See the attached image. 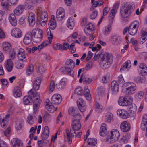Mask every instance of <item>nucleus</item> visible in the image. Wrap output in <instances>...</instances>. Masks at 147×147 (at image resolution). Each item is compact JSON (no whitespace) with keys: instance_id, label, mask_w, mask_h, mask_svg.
Instances as JSON below:
<instances>
[{"instance_id":"f257e3e1","label":"nucleus","mask_w":147,"mask_h":147,"mask_svg":"<svg viewBox=\"0 0 147 147\" xmlns=\"http://www.w3.org/2000/svg\"><path fill=\"white\" fill-rule=\"evenodd\" d=\"M135 8L134 4L129 2L125 3L121 8L120 12L121 16L123 18H128L134 11Z\"/></svg>"},{"instance_id":"f03ea898","label":"nucleus","mask_w":147,"mask_h":147,"mask_svg":"<svg viewBox=\"0 0 147 147\" xmlns=\"http://www.w3.org/2000/svg\"><path fill=\"white\" fill-rule=\"evenodd\" d=\"M75 66V62L72 60L68 59L65 62V66L61 68L59 71L61 72L64 71L67 74L73 77L74 75L73 69Z\"/></svg>"},{"instance_id":"7ed1b4c3","label":"nucleus","mask_w":147,"mask_h":147,"mask_svg":"<svg viewBox=\"0 0 147 147\" xmlns=\"http://www.w3.org/2000/svg\"><path fill=\"white\" fill-rule=\"evenodd\" d=\"M101 64L104 69L108 68L112 63L113 57L111 54L106 53L100 55Z\"/></svg>"},{"instance_id":"20e7f679","label":"nucleus","mask_w":147,"mask_h":147,"mask_svg":"<svg viewBox=\"0 0 147 147\" xmlns=\"http://www.w3.org/2000/svg\"><path fill=\"white\" fill-rule=\"evenodd\" d=\"M81 128L80 124H78L74 126L71 125V128L70 129V132L68 129H66V131L67 136V141L69 144H71L72 142V139L71 136L74 138H76L77 136L76 131H79Z\"/></svg>"},{"instance_id":"39448f33","label":"nucleus","mask_w":147,"mask_h":147,"mask_svg":"<svg viewBox=\"0 0 147 147\" xmlns=\"http://www.w3.org/2000/svg\"><path fill=\"white\" fill-rule=\"evenodd\" d=\"M123 86L127 87L124 90V92L126 94L131 95L136 92L137 88L136 84L133 82H127L124 83Z\"/></svg>"},{"instance_id":"423d86ee","label":"nucleus","mask_w":147,"mask_h":147,"mask_svg":"<svg viewBox=\"0 0 147 147\" xmlns=\"http://www.w3.org/2000/svg\"><path fill=\"white\" fill-rule=\"evenodd\" d=\"M38 19H40V23L42 26H44L47 20L48 15L47 12L42 10L41 8H38L37 10Z\"/></svg>"},{"instance_id":"0eeeda50","label":"nucleus","mask_w":147,"mask_h":147,"mask_svg":"<svg viewBox=\"0 0 147 147\" xmlns=\"http://www.w3.org/2000/svg\"><path fill=\"white\" fill-rule=\"evenodd\" d=\"M139 22L136 21L132 23L128 28V32L131 35H135L137 33L139 27Z\"/></svg>"},{"instance_id":"6e6552de","label":"nucleus","mask_w":147,"mask_h":147,"mask_svg":"<svg viewBox=\"0 0 147 147\" xmlns=\"http://www.w3.org/2000/svg\"><path fill=\"white\" fill-rule=\"evenodd\" d=\"M111 136L109 138L107 139V141L110 140L111 143L115 142L117 140L120 136V134L119 132L115 129H113L111 132Z\"/></svg>"},{"instance_id":"1a4fd4ad","label":"nucleus","mask_w":147,"mask_h":147,"mask_svg":"<svg viewBox=\"0 0 147 147\" xmlns=\"http://www.w3.org/2000/svg\"><path fill=\"white\" fill-rule=\"evenodd\" d=\"M130 100H129L127 97L123 96L120 97L118 100L119 105L122 106H127L130 105L131 103L132 98L130 97Z\"/></svg>"},{"instance_id":"9d476101","label":"nucleus","mask_w":147,"mask_h":147,"mask_svg":"<svg viewBox=\"0 0 147 147\" xmlns=\"http://www.w3.org/2000/svg\"><path fill=\"white\" fill-rule=\"evenodd\" d=\"M119 88V85L117 82L113 81L111 82L110 88L111 92L113 94H117L118 92Z\"/></svg>"},{"instance_id":"9b49d317","label":"nucleus","mask_w":147,"mask_h":147,"mask_svg":"<svg viewBox=\"0 0 147 147\" xmlns=\"http://www.w3.org/2000/svg\"><path fill=\"white\" fill-rule=\"evenodd\" d=\"M62 100V98L60 95L57 94H54L51 99L52 103L56 105L59 104Z\"/></svg>"},{"instance_id":"f8f14e48","label":"nucleus","mask_w":147,"mask_h":147,"mask_svg":"<svg viewBox=\"0 0 147 147\" xmlns=\"http://www.w3.org/2000/svg\"><path fill=\"white\" fill-rule=\"evenodd\" d=\"M40 98H36L34 100L33 103V113L36 114L38 113L40 106Z\"/></svg>"},{"instance_id":"ddd939ff","label":"nucleus","mask_w":147,"mask_h":147,"mask_svg":"<svg viewBox=\"0 0 147 147\" xmlns=\"http://www.w3.org/2000/svg\"><path fill=\"white\" fill-rule=\"evenodd\" d=\"M11 34L12 36L16 38H20L22 35L21 30L17 28H14L12 30Z\"/></svg>"},{"instance_id":"4468645a","label":"nucleus","mask_w":147,"mask_h":147,"mask_svg":"<svg viewBox=\"0 0 147 147\" xmlns=\"http://www.w3.org/2000/svg\"><path fill=\"white\" fill-rule=\"evenodd\" d=\"M120 128L121 131L123 132H128L130 129V125L127 121H123L121 124Z\"/></svg>"},{"instance_id":"2eb2a0df","label":"nucleus","mask_w":147,"mask_h":147,"mask_svg":"<svg viewBox=\"0 0 147 147\" xmlns=\"http://www.w3.org/2000/svg\"><path fill=\"white\" fill-rule=\"evenodd\" d=\"M5 67L8 72H11L13 67V62L11 59H7L5 63Z\"/></svg>"},{"instance_id":"dca6fc26","label":"nucleus","mask_w":147,"mask_h":147,"mask_svg":"<svg viewBox=\"0 0 147 147\" xmlns=\"http://www.w3.org/2000/svg\"><path fill=\"white\" fill-rule=\"evenodd\" d=\"M13 94L16 98L20 97L22 95V92L19 86H15L12 91Z\"/></svg>"},{"instance_id":"f3484780","label":"nucleus","mask_w":147,"mask_h":147,"mask_svg":"<svg viewBox=\"0 0 147 147\" xmlns=\"http://www.w3.org/2000/svg\"><path fill=\"white\" fill-rule=\"evenodd\" d=\"M110 40L113 45H118L121 43V38L117 35H113L111 36Z\"/></svg>"},{"instance_id":"a211bd4d","label":"nucleus","mask_w":147,"mask_h":147,"mask_svg":"<svg viewBox=\"0 0 147 147\" xmlns=\"http://www.w3.org/2000/svg\"><path fill=\"white\" fill-rule=\"evenodd\" d=\"M117 113L123 119H127L129 116V113L124 109L118 110L117 111Z\"/></svg>"},{"instance_id":"6ab92c4d","label":"nucleus","mask_w":147,"mask_h":147,"mask_svg":"<svg viewBox=\"0 0 147 147\" xmlns=\"http://www.w3.org/2000/svg\"><path fill=\"white\" fill-rule=\"evenodd\" d=\"M139 67L141 69V75L145 76L147 75V66L144 63H142L139 65Z\"/></svg>"},{"instance_id":"aec40b11","label":"nucleus","mask_w":147,"mask_h":147,"mask_svg":"<svg viewBox=\"0 0 147 147\" xmlns=\"http://www.w3.org/2000/svg\"><path fill=\"white\" fill-rule=\"evenodd\" d=\"M69 114L73 116L76 117L78 116L79 118H81V115L79 113L76 111V108L71 107L68 109Z\"/></svg>"},{"instance_id":"412c9836","label":"nucleus","mask_w":147,"mask_h":147,"mask_svg":"<svg viewBox=\"0 0 147 147\" xmlns=\"http://www.w3.org/2000/svg\"><path fill=\"white\" fill-rule=\"evenodd\" d=\"M13 147H22V142L19 139L14 138L11 141Z\"/></svg>"},{"instance_id":"4be33fe9","label":"nucleus","mask_w":147,"mask_h":147,"mask_svg":"<svg viewBox=\"0 0 147 147\" xmlns=\"http://www.w3.org/2000/svg\"><path fill=\"white\" fill-rule=\"evenodd\" d=\"M49 127L47 126H45L43 132H42L41 138L42 140H46L48 138L49 135Z\"/></svg>"},{"instance_id":"5701e85b","label":"nucleus","mask_w":147,"mask_h":147,"mask_svg":"<svg viewBox=\"0 0 147 147\" xmlns=\"http://www.w3.org/2000/svg\"><path fill=\"white\" fill-rule=\"evenodd\" d=\"M30 32H28L26 34L24 38L23 41L25 44H29L30 43L33 38L31 37Z\"/></svg>"},{"instance_id":"b1692460","label":"nucleus","mask_w":147,"mask_h":147,"mask_svg":"<svg viewBox=\"0 0 147 147\" xmlns=\"http://www.w3.org/2000/svg\"><path fill=\"white\" fill-rule=\"evenodd\" d=\"M9 20L11 24L13 26L17 25V20L15 15L13 13L10 14L9 17Z\"/></svg>"},{"instance_id":"393cba45","label":"nucleus","mask_w":147,"mask_h":147,"mask_svg":"<svg viewBox=\"0 0 147 147\" xmlns=\"http://www.w3.org/2000/svg\"><path fill=\"white\" fill-rule=\"evenodd\" d=\"M28 21L30 25L33 26L34 25L36 20L35 18V15L33 13H30L28 16Z\"/></svg>"},{"instance_id":"a878e982","label":"nucleus","mask_w":147,"mask_h":147,"mask_svg":"<svg viewBox=\"0 0 147 147\" xmlns=\"http://www.w3.org/2000/svg\"><path fill=\"white\" fill-rule=\"evenodd\" d=\"M84 94L86 99L88 100H90L91 99V97L89 90L88 88V86H85L84 87Z\"/></svg>"},{"instance_id":"bb28decb","label":"nucleus","mask_w":147,"mask_h":147,"mask_svg":"<svg viewBox=\"0 0 147 147\" xmlns=\"http://www.w3.org/2000/svg\"><path fill=\"white\" fill-rule=\"evenodd\" d=\"M107 125L105 123H102L100 129V135L101 136H105L107 134Z\"/></svg>"},{"instance_id":"cd10ccee","label":"nucleus","mask_w":147,"mask_h":147,"mask_svg":"<svg viewBox=\"0 0 147 147\" xmlns=\"http://www.w3.org/2000/svg\"><path fill=\"white\" fill-rule=\"evenodd\" d=\"M24 8V6L22 5H19L15 9V14L19 15L21 14L23 12Z\"/></svg>"},{"instance_id":"c85d7f7f","label":"nucleus","mask_w":147,"mask_h":147,"mask_svg":"<svg viewBox=\"0 0 147 147\" xmlns=\"http://www.w3.org/2000/svg\"><path fill=\"white\" fill-rule=\"evenodd\" d=\"M131 66V63L130 61L128 60L123 64L121 67L120 71L122 72V71H123L125 69H128Z\"/></svg>"},{"instance_id":"c756f323","label":"nucleus","mask_w":147,"mask_h":147,"mask_svg":"<svg viewBox=\"0 0 147 147\" xmlns=\"http://www.w3.org/2000/svg\"><path fill=\"white\" fill-rule=\"evenodd\" d=\"M67 79L66 78L62 79L59 83L57 84L56 85V88L59 89H62L65 86L66 83Z\"/></svg>"},{"instance_id":"7c9ffc66","label":"nucleus","mask_w":147,"mask_h":147,"mask_svg":"<svg viewBox=\"0 0 147 147\" xmlns=\"http://www.w3.org/2000/svg\"><path fill=\"white\" fill-rule=\"evenodd\" d=\"M42 31L40 30V32H38V33L36 36L35 37L34 39L33 38L34 41L36 43H38L40 42L42 39Z\"/></svg>"},{"instance_id":"2f4dec72","label":"nucleus","mask_w":147,"mask_h":147,"mask_svg":"<svg viewBox=\"0 0 147 147\" xmlns=\"http://www.w3.org/2000/svg\"><path fill=\"white\" fill-rule=\"evenodd\" d=\"M115 12L114 9H112L109 15V24L111 25L114 20L115 16Z\"/></svg>"},{"instance_id":"473e14b6","label":"nucleus","mask_w":147,"mask_h":147,"mask_svg":"<svg viewBox=\"0 0 147 147\" xmlns=\"http://www.w3.org/2000/svg\"><path fill=\"white\" fill-rule=\"evenodd\" d=\"M97 143V140L96 139L89 138L88 140L87 144L91 147H93L95 146Z\"/></svg>"},{"instance_id":"72a5a7b5","label":"nucleus","mask_w":147,"mask_h":147,"mask_svg":"<svg viewBox=\"0 0 147 147\" xmlns=\"http://www.w3.org/2000/svg\"><path fill=\"white\" fill-rule=\"evenodd\" d=\"M28 95L29 96L34 98L37 97V98H40L39 94H38V92H36V90H34L33 89H32L28 92Z\"/></svg>"},{"instance_id":"f704fd0d","label":"nucleus","mask_w":147,"mask_h":147,"mask_svg":"<svg viewBox=\"0 0 147 147\" xmlns=\"http://www.w3.org/2000/svg\"><path fill=\"white\" fill-rule=\"evenodd\" d=\"M3 50L5 51L8 52L12 49L11 44L7 42H3Z\"/></svg>"},{"instance_id":"c9c22d12","label":"nucleus","mask_w":147,"mask_h":147,"mask_svg":"<svg viewBox=\"0 0 147 147\" xmlns=\"http://www.w3.org/2000/svg\"><path fill=\"white\" fill-rule=\"evenodd\" d=\"M67 26L70 29H72L74 25V23L73 17H70L67 20Z\"/></svg>"},{"instance_id":"e433bc0d","label":"nucleus","mask_w":147,"mask_h":147,"mask_svg":"<svg viewBox=\"0 0 147 147\" xmlns=\"http://www.w3.org/2000/svg\"><path fill=\"white\" fill-rule=\"evenodd\" d=\"M32 101V98L29 96H26L23 99V102L25 105L28 104Z\"/></svg>"},{"instance_id":"4c0bfd02","label":"nucleus","mask_w":147,"mask_h":147,"mask_svg":"<svg viewBox=\"0 0 147 147\" xmlns=\"http://www.w3.org/2000/svg\"><path fill=\"white\" fill-rule=\"evenodd\" d=\"M137 109L136 106L135 104H134L130 107L129 108V111L131 114L134 116L135 115Z\"/></svg>"},{"instance_id":"58836bf2","label":"nucleus","mask_w":147,"mask_h":147,"mask_svg":"<svg viewBox=\"0 0 147 147\" xmlns=\"http://www.w3.org/2000/svg\"><path fill=\"white\" fill-rule=\"evenodd\" d=\"M110 78V74L109 73H107L105 75L102 79V82L103 83H106L108 82Z\"/></svg>"},{"instance_id":"ea45409f","label":"nucleus","mask_w":147,"mask_h":147,"mask_svg":"<svg viewBox=\"0 0 147 147\" xmlns=\"http://www.w3.org/2000/svg\"><path fill=\"white\" fill-rule=\"evenodd\" d=\"M34 71V67L33 65L29 66L26 69V73L27 75L29 76L32 74Z\"/></svg>"},{"instance_id":"a19ab883","label":"nucleus","mask_w":147,"mask_h":147,"mask_svg":"<svg viewBox=\"0 0 147 147\" xmlns=\"http://www.w3.org/2000/svg\"><path fill=\"white\" fill-rule=\"evenodd\" d=\"M27 121L30 125H32L34 123L35 121L34 120L33 116L29 115L27 117Z\"/></svg>"},{"instance_id":"79ce46f5","label":"nucleus","mask_w":147,"mask_h":147,"mask_svg":"<svg viewBox=\"0 0 147 147\" xmlns=\"http://www.w3.org/2000/svg\"><path fill=\"white\" fill-rule=\"evenodd\" d=\"M47 34L48 36V38L49 40V43H51L52 42V39L53 38V35L52 34L49 28H48L47 30Z\"/></svg>"},{"instance_id":"37998d69","label":"nucleus","mask_w":147,"mask_h":147,"mask_svg":"<svg viewBox=\"0 0 147 147\" xmlns=\"http://www.w3.org/2000/svg\"><path fill=\"white\" fill-rule=\"evenodd\" d=\"M145 80L144 77H137L134 78V80L137 83H142L144 82Z\"/></svg>"},{"instance_id":"c03bdc74","label":"nucleus","mask_w":147,"mask_h":147,"mask_svg":"<svg viewBox=\"0 0 147 147\" xmlns=\"http://www.w3.org/2000/svg\"><path fill=\"white\" fill-rule=\"evenodd\" d=\"M144 93L142 91L138 92L135 95V98L137 100L142 99L144 96Z\"/></svg>"},{"instance_id":"a18cd8bd","label":"nucleus","mask_w":147,"mask_h":147,"mask_svg":"<svg viewBox=\"0 0 147 147\" xmlns=\"http://www.w3.org/2000/svg\"><path fill=\"white\" fill-rule=\"evenodd\" d=\"M50 44L49 41L47 40L43 42L40 45L38 46L39 51H40L42 49L48 45Z\"/></svg>"},{"instance_id":"49530a36","label":"nucleus","mask_w":147,"mask_h":147,"mask_svg":"<svg viewBox=\"0 0 147 147\" xmlns=\"http://www.w3.org/2000/svg\"><path fill=\"white\" fill-rule=\"evenodd\" d=\"M1 6L4 8L8 9L9 5H11L9 0H2L1 3Z\"/></svg>"},{"instance_id":"de8ad7c7","label":"nucleus","mask_w":147,"mask_h":147,"mask_svg":"<svg viewBox=\"0 0 147 147\" xmlns=\"http://www.w3.org/2000/svg\"><path fill=\"white\" fill-rule=\"evenodd\" d=\"M111 30V25L109 24L106 26L105 30L103 31V34L104 35H107L110 32Z\"/></svg>"},{"instance_id":"09e8293b","label":"nucleus","mask_w":147,"mask_h":147,"mask_svg":"<svg viewBox=\"0 0 147 147\" xmlns=\"http://www.w3.org/2000/svg\"><path fill=\"white\" fill-rule=\"evenodd\" d=\"M42 30L40 29H33L31 32H30L31 33L30 35L31 37L33 38L34 37H35V36L36 34H38V32H40V31Z\"/></svg>"},{"instance_id":"8fccbe9b","label":"nucleus","mask_w":147,"mask_h":147,"mask_svg":"<svg viewBox=\"0 0 147 147\" xmlns=\"http://www.w3.org/2000/svg\"><path fill=\"white\" fill-rule=\"evenodd\" d=\"M18 57L19 60L22 62H25L26 61V59L25 54H18Z\"/></svg>"},{"instance_id":"3c124183","label":"nucleus","mask_w":147,"mask_h":147,"mask_svg":"<svg viewBox=\"0 0 147 147\" xmlns=\"http://www.w3.org/2000/svg\"><path fill=\"white\" fill-rule=\"evenodd\" d=\"M9 52V56L10 58L12 59H13L15 58L16 54L14 49H12L10 51H8Z\"/></svg>"},{"instance_id":"603ef678","label":"nucleus","mask_w":147,"mask_h":147,"mask_svg":"<svg viewBox=\"0 0 147 147\" xmlns=\"http://www.w3.org/2000/svg\"><path fill=\"white\" fill-rule=\"evenodd\" d=\"M46 109L47 110L49 111L51 113H53L55 111H56L57 109V108H56L55 109L54 106L51 104L49 106H47V107Z\"/></svg>"},{"instance_id":"864d4df0","label":"nucleus","mask_w":147,"mask_h":147,"mask_svg":"<svg viewBox=\"0 0 147 147\" xmlns=\"http://www.w3.org/2000/svg\"><path fill=\"white\" fill-rule=\"evenodd\" d=\"M49 25L50 28L52 30H54L56 26V22L50 20L49 23Z\"/></svg>"},{"instance_id":"5fc2aeb1","label":"nucleus","mask_w":147,"mask_h":147,"mask_svg":"<svg viewBox=\"0 0 147 147\" xmlns=\"http://www.w3.org/2000/svg\"><path fill=\"white\" fill-rule=\"evenodd\" d=\"M53 48L56 50H62V44L59 43H57L53 45Z\"/></svg>"},{"instance_id":"6e6d98bb","label":"nucleus","mask_w":147,"mask_h":147,"mask_svg":"<svg viewBox=\"0 0 147 147\" xmlns=\"http://www.w3.org/2000/svg\"><path fill=\"white\" fill-rule=\"evenodd\" d=\"M93 78H83V81L84 83L88 84L93 81Z\"/></svg>"},{"instance_id":"4d7b16f0","label":"nucleus","mask_w":147,"mask_h":147,"mask_svg":"<svg viewBox=\"0 0 147 147\" xmlns=\"http://www.w3.org/2000/svg\"><path fill=\"white\" fill-rule=\"evenodd\" d=\"M75 92L76 94L79 95H82L83 94L82 90L80 87H77L75 90Z\"/></svg>"},{"instance_id":"13d9d810","label":"nucleus","mask_w":147,"mask_h":147,"mask_svg":"<svg viewBox=\"0 0 147 147\" xmlns=\"http://www.w3.org/2000/svg\"><path fill=\"white\" fill-rule=\"evenodd\" d=\"M79 118L78 119H77L75 118H73L71 125H74V126H75L76 125L78 124H80V119L81 118Z\"/></svg>"},{"instance_id":"bf43d9fd","label":"nucleus","mask_w":147,"mask_h":147,"mask_svg":"<svg viewBox=\"0 0 147 147\" xmlns=\"http://www.w3.org/2000/svg\"><path fill=\"white\" fill-rule=\"evenodd\" d=\"M77 105L78 107L79 106H85L86 105V104L85 102L81 98H80L77 101Z\"/></svg>"},{"instance_id":"052dcab7","label":"nucleus","mask_w":147,"mask_h":147,"mask_svg":"<svg viewBox=\"0 0 147 147\" xmlns=\"http://www.w3.org/2000/svg\"><path fill=\"white\" fill-rule=\"evenodd\" d=\"M95 109L96 111L100 113L102 111V107H100L99 103L96 102L95 104Z\"/></svg>"},{"instance_id":"680f3d73","label":"nucleus","mask_w":147,"mask_h":147,"mask_svg":"<svg viewBox=\"0 0 147 147\" xmlns=\"http://www.w3.org/2000/svg\"><path fill=\"white\" fill-rule=\"evenodd\" d=\"M86 30H90L93 31L94 30V28L93 25L91 23L89 24L86 26L85 28Z\"/></svg>"},{"instance_id":"e2e57ef3","label":"nucleus","mask_w":147,"mask_h":147,"mask_svg":"<svg viewBox=\"0 0 147 147\" xmlns=\"http://www.w3.org/2000/svg\"><path fill=\"white\" fill-rule=\"evenodd\" d=\"M130 135L127 134L124 136L123 138L121 139V141L123 142L124 143H126L127 142L128 140L129 139Z\"/></svg>"},{"instance_id":"0e129e2a","label":"nucleus","mask_w":147,"mask_h":147,"mask_svg":"<svg viewBox=\"0 0 147 147\" xmlns=\"http://www.w3.org/2000/svg\"><path fill=\"white\" fill-rule=\"evenodd\" d=\"M55 86V84L54 80H51L50 84L49 90L51 92H52L54 90Z\"/></svg>"},{"instance_id":"69168bd1","label":"nucleus","mask_w":147,"mask_h":147,"mask_svg":"<svg viewBox=\"0 0 147 147\" xmlns=\"http://www.w3.org/2000/svg\"><path fill=\"white\" fill-rule=\"evenodd\" d=\"M97 92L98 94V96H102L104 93V90L102 88H98L97 90Z\"/></svg>"},{"instance_id":"338daca9","label":"nucleus","mask_w":147,"mask_h":147,"mask_svg":"<svg viewBox=\"0 0 147 147\" xmlns=\"http://www.w3.org/2000/svg\"><path fill=\"white\" fill-rule=\"evenodd\" d=\"M98 15V11L96 10H95L92 13L90 14V18L92 19H95L97 17Z\"/></svg>"},{"instance_id":"774afa93","label":"nucleus","mask_w":147,"mask_h":147,"mask_svg":"<svg viewBox=\"0 0 147 147\" xmlns=\"http://www.w3.org/2000/svg\"><path fill=\"white\" fill-rule=\"evenodd\" d=\"M106 116L107 119V122H110L113 119V114L111 113H108L107 115Z\"/></svg>"}]
</instances>
